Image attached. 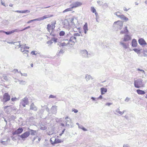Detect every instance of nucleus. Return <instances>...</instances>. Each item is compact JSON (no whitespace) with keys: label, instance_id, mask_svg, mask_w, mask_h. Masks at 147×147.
Segmentation results:
<instances>
[{"label":"nucleus","instance_id":"f257e3e1","mask_svg":"<svg viewBox=\"0 0 147 147\" xmlns=\"http://www.w3.org/2000/svg\"><path fill=\"white\" fill-rule=\"evenodd\" d=\"M56 24L55 22L52 23L51 24H48L47 25V31L50 33V34L51 35L52 33L54 31V28H55V25Z\"/></svg>","mask_w":147,"mask_h":147},{"label":"nucleus","instance_id":"f03ea898","mask_svg":"<svg viewBox=\"0 0 147 147\" xmlns=\"http://www.w3.org/2000/svg\"><path fill=\"white\" fill-rule=\"evenodd\" d=\"M134 84L135 87L137 88L143 87L144 86L142 82V80L141 79L135 80Z\"/></svg>","mask_w":147,"mask_h":147},{"label":"nucleus","instance_id":"7ed1b4c3","mask_svg":"<svg viewBox=\"0 0 147 147\" xmlns=\"http://www.w3.org/2000/svg\"><path fill=\"white\" fill-rule=\"evenodd\" d=\"M70 36L69 35L67 34L65 37L64 41L62 42L60 44V46L61 47H64L69 45L70 46L69 44V38Z\"/></svg>","mask_w":147,"mask_h":147},{"label":"nucleus","instance_id":"20e7f679","mask_svg":"<svg viewBox=\"0 0 147 147\" xmlns=\"http://www.w3.org/2000/svg\"><path fill=\"white\" fill-rule=\"evenodd\" d=\"M123 22L121 21L118 20L116 22H115L113 24V26L114 27H115L120 30L121 29L123 26Z\"/></svg>","mask_w":147,"mask_h":147},{"label":"nucleus","instance_id":"39448f33","mask_svg":"<svg viewBox=\"0 0 147 147\" xmlns=\"http://www.w3.org/2000/svg\"><path fill=\"white\" fill-rule=\"evenodd\" d=\"M10 96L8 93H5L3 95L2 101L4 102H7L10 100Z\"/></svg>","mask_w":147,"mask_h":147},{"label":"nucleus","instance_id":"423d86ee","mask_svg":"<svg viewBox=\"0 0 147 147\" xmlns=\"http://www.w3.org/2000/svg\"><path fill=\"white\" fill-rule=\"evenodd\" d=\"M28 100L27 97H25L23 98L21 100L20 103V106H22L24 107H25L26 105L28 104Z\"/></svg>","mask_w":147,"mask_h":147},{"label":"nucleus","instance_id":"0eeeda50","mask_svg":"<svg viewBox=\"0 0 147 147\" xmlns=\"http://www.w3.org/2000/svg\"><path fill=\"white\" fill-rule=\"evenodd\" d=\"M70 39L69 41V44L70 46L74 45L75 43L76 42V38L73 36H72L69 37Z\"/></svg>","mask_w":147,"mask_h":147},{"label":"nucleus","instance_id":"6e6552de","mask_svg":"<svg viewBox=\"0 0 147 147\" xmlns=\"http://www.w3.org/2000/svg\"><path fill=\"white\" fill-rule=\"evenodd\" d=\"M119 14H120L119 12H118L116 13V15L118 17L120 18L121 19L127 21L128 20V19L125 16L123 15H119Z\"/></svg>","mask_w":147,"mask_h":147},{"label":"nucleus","instance_id":"1a4fd4ad","mask_svg":"<svg viewBox=\"0 0 147 147\" xmlns=\"http://www.w3.org/2000/svg\"><path fill=\"white\" fill-rule=\"evenodd\" d=\"M30 135V132L29 131H26L22 134L20 136V137L22 139H25L28 137Z\"/></svg>","mask_w":147,"mask_h":147},{"label":"nucleus","instance_id":"9d476101","mask_svg":"<svg viewBox=\"0 0 147 147\" xmlns=\"http://www.w3.org/2000/svg\"><path fill=\"white\" fill-rule=\"evenodd\" d=\"M23 131L22 128L19 127L12 133L13 135L19 134L22 133Z\"/></svg>","mask_w":147,"mask_h":147},{"label":"nucleus","instance_id":"9b49d317","mask_svg":"<svg viewBox=\"0 0 147 147\" xmlns=\"http://www.w3.org/2000/svg\"><path fill=\"white\" fill-rule=\"evenodd\" d=\"M139 44L141 45H147V43L143 38H139L138 40Z\"/></svg>","mask_w":147,"mask_h":147},{"label":"nucleus","instance_id":"f8f14e48","mask_svg":"<svg viewBox=\"0 0 147 147\" xmlns=\"http://www.w3.org/2000/svg\"><path fill=\"white\" fill-rule=\"evenodd\" d=\"M82 5V3L80 2H76L74 3L73 4V6H72V8H76L79 6H81Z\"/></svg>","mask_w":147,"mask_h":147},{"label":"nucleus","instance_id":"ddd939ff","mask_svg":"<svg viewBox=\"0 0 147 147\" xmlns=\"http://www.w3.org/2000/svg\"><path fill=\"white\" fill-rule=\"evenodd\" d=\"M63 142V140L61 139H59L58 138L55 139L54 142H51V144L52 145H54L55 144H57L59 143H61Z\"/></svg>","mask_w":147,"mask_h":147},{"label":"nucleus","instance_id":"4468645a","mask_svg":"<svg viewBox=\"0 0 147 147\" xmlns=\"http://www.w3.org/2000/svg\"><path fill=\"white\" fill-rule=\"evenodd\" d=\"M18 31H19L18 29H16L9 31L3 32V33H5L7 35H9L15 32H18Z\"/></svg>","mask_w":147,"mask_h":147},{"label":"nucleus","instance_id":"2eb2a0df","mask_svg":"<svg viewBox=\"0 0 147 147\" xmlns=\"http://www.w3.org/2000/svg\"><path fill=\"white\" fill-rule=\"evenodd\" d=\"M131 39V37L130 36L128 35H125L123 41L124 42H126L130 40Z\"/></svg>","mask_w":147,"mask_h":147},{"label":"nucleus","instance_id":"dca6fc26","mask_svg":"<svg viewBox=\"0 0 147 147\" xmlns=\"http://www.w3.org/2000/svg\"><path fill=\"white\" fill-rule=\"evenodd\" d=\"M131 44L132 46L133 47H136L137 45V43L136 40L135 39H134L132 41Z\"/></svg>","mask_w":147,"mask_h":147},{"label":"nucleus","instance_id":"f3484780","mask_svg":"<svg viewBox=\"0 0 147 147\" xmlns=\"http://www.w3.org/2000/svg\"><path fill=\"white\" fill-rule=\"evenodd\" d=\"M30 109L34 111H36L37 110V108L33 103H32L30 105Z\"/></svg>","mask_w":147,"mask_h":147},{"label":"nucleus","instance_id":"a211bd4d","mask_svg":"<svg viewBox=\"0 0 147 147\" xmlns=\"http://www.w3.org/2000/svg\"><path fill=\"white\" fill-rule=\"evenodd\" d=\"M128 33V31L127 29V27L125 26L123 28V31H121L120 32L121 34H123L124 33Z\"/></svg>","mask_w":147,"mask_h":147},{"label":"nucleus","instance_id":"6ab92c4d","mask_svg":"<svg viewBox=\"0 0 147 147\" xmlns=\"http://www.w3.org/2000/svg\"><path fill=\"white\" fill-rule=\"evenodd\" d=\"M136 91L139 94L143 95L145 94V92L144 91L140 89L137 90Z\"/></svg>","mask_w":147,"mask_h":147},{"label":"nucleus","instance_id":"aec40b11","mask_svg":"<svg viewBox=\"0 0 147 147\" xmlns=\"http://www.w3.org/2000/svg\"><path fill=\"white\" fill-rule=\"evenodd\" d=\"M100 90L101 94H103L107 92V89L106 88H100Z\"/></svg>","mask_w":147,"mask_h":147},{"label":"nucleus","instance_id":"412c9836","mask_svg":"<svg viewBox=\"0 0 147 147\" xmlns=\"http://www.w3.org/2000/svg\"><path fill=\"white\" fill-rule=\"evenodd\" d=\"M53 16V15H45L43 16L41 18V20H43L45 19L52 17Z\"/></svg>","mask_w":147,"mask_h":147},{"label":"nucleus","instance_id":"4be33fe9","mask_svg":"<svg viewBox=\"0 0 147 147\" xmlns=\"http://www.w3.org/2000/svg\"><path fill=\"white\" fill-rule=\"evenodd\" d=\"M73 8H72V7H70L68 8H67L65 10L63 11V13H65L66 12H68L69 11H72V9Z\"/></svg>","mask_w":147,"mask_h":147},{"label":"nucleus","instance_id":"5701e85b","mask_svg":"<svg viewBox=\"0 0 147 147\" xmlns=\"http://www.w3.org/2000/svg\"><path fill=\"white\" fill-rule=\"evenodd\" d=\"M83 29H84L85 33H86V31L88 30V25L87 23H85L83 26Z\"/></svg>","mask_w":147,"mask_h":147},{"label":"nucleus","instance_id":"b1692460","mask_svg":"<svg viewBox=\"0 0 147 147\" xmlns=\"http://www.w3.org/2000/svg\"><path fill=\"white\" fill-rule=\"evenodd\" d=\"M91 11L93 13H94L95 14L97 15L98 14L97 12L96 11V10L93 7H91Z\"/></svg>","mask_w":147,"mask_h":147},{"label":"nucleus","instance_id":"393cba45","mask_svg":"<svg viewBox=\"0 0 147 147\" xmlns=\"http://www.w3.org/2000/svg\"><path fill=\"white\" fill-rule=\"evenodd\" d=\"M17 12L19 13H26V12H29V11H28V10H23V11H16Z\"/></svg>","mask_w":147,"mask_h":147},{"label":"nucleus","instance_id":"a878e982","mask_svg":"<svg viewBox=\"0 0 147 147\" xmlns=\"http://www.w3.org/2000/svg\"><path fill=\"white\" fill-rule=\"evenodd\" d=\"M8 43L9 44H14L15 43V42H8ZM16 43H17V44H19V45H17L18 46H18H16V47H15L16 48V47L20 48L21 47V45H19V44L18 43L16 42Z\"/></svg>","mask_w":147,"mask_h":147},{"label":"nucleus","instance_id":"bb28decb","mask_svg":"<svg viewBox=\"0 0 147 147\" xmlns=\"http://www.w3.org/2000/svg\"><path fill=\"white\" fill-rule=\"evenodd\" d=\"M47 129V127L44 125H42L41 126L40 129L41 130H45Z\"/></svg>","mask_w":147,"mask_h":147},{"label":"nucleus","instance_id":"cd10ccee","mask_svg":"<svg viewBox=\"0 0 147 147\" xmlns=\"http://www.w3.org/2000/svg\"><path fill=\"white\" fill-rule=\"evenodd\" d=\"M30 131L31 132V134L32 135H35V134L36 133V131L32 129H30Z\"/></svg>","mask_w":147,"mask_h":147},{"label":"nucleus","instance_id":"c85d7f7f","mask_svg":"<svg viewBox=\"0 0 147 147\" xmlns=\"http://www.w3.org/2000/svg\"><path fill=\"white\" fill-rule=\"evenodd\" d=\"M133 50L138 54L140 53V49H133Z\"/></svg>","mask_w":147,"mask_h":147},{"label":"nucleus","instance_id":"c756f323","mask_svg":"<svg viewBox=\"0 0 147 147\" xmlns=\"http://www.w3.org/2000/svg\"><path fill=\"white\" fill-rule=\"evenodd\" d=\"M65 34V32L63 31H61L59 33V35L60 36H63Z\"/></svg>","mask_w":147,"mask_h":147},{"label":"nucleus","instance_id":"7c9ffc66","mask_svg":"<svg viewBox=\"0 0 147 147\" xmlns=\"http://www.w3.org/2000/svg\"><path fill=\"white\" fill-rule=\"evenodd\" d=\"M120 43L121 44V45H122L123 47H124V48H127L128 45H127L126 44L122 42H121Z\"/></svg>","mask_w":147,"mask_h":147},{"label":"nucleus","instance_id":"2f4dec72","mask_svg":"<svg viewBox=\"0 0 147 147\" xmlns=\"http://www.w3.org/2000/svg\"><path fill=\"white\" fill-rule=\"evenodd\" d=\"M82 55L85 54V55H88V53L86 51L84 50L82 51Z\"/></svg>","mask_w":147,"mask_h":147},{"label":"nucleus","instance_id":"473e14b6","mask_svg":"<svg viewBox=\"0 0 147 147\" xmlns=\"http://www.w3.org/2000/svg\"><path fill=\"white\" fill-rule=\"evenodd\" d=\"M37 52L35 51H32L31 52V54L32 55H36L37 54V53H36Z\"/></svg>","mask_w":147,"mask_h":147},{"label":"nucleus","instance_id":"72a5a7b5","mask_svg":"<svg viewBox=\"0 0 147 147\" xmlns=\"http://www.w3.org/2000/svg\"><path fill=\"white\" fill-rule=\"evenodd\" d=\"M51 40H52V41H53L54 42H57V38H52Z\"/></svg>","mask_w":147,"mask_h":147},{"label":"nucleus","instance_id":"f704fd0d","mask_svg":"<svg viewBox=\"0 0 147 147\" xmlns=\"http://www.w3.org/2000/svg\"><path fill=\"white\" fill-rule=\"evenodd\" d=\"M72 111L74 112L75 113H77L78 112V110L75 109H73Z\"/></svg>","mask_w":147,"mask_h":147},{"label":"nucleus","instance_id":"c9c22d12","mask_svg":"<svg viewBox=\"0 0 147 147\" xmlns=\"http://www.w3.org/2000/svg\"><path fill=\"white\" fill-rule=\"evenodd\" d=\"M17 100V98L16 97L12 98H11V100L12 101H16Z\"/></svg>","mask_w":147,"mask_h":147},{"label":"nucleus","instance_id":"e433bc0d","mask_svg":"<svg viewBox=\"0 0 147 147\" xmlns=\"http://www.w3.org/2000/svg\"><path fill=\"white\" fill-rule=\"evenodd\" d=\"M21 51H22V52H24V53H26V54H28V51H27V50H23V51H22V49H21Z\"/></svg>","mask_w":147,"mask_h":147},{"label":"nucleus","instance_id":"4c0bfd02","mask_svg":"<svg viewBox=\"0 0 147 147\" xmlns=\"http://www.w3.org/2000/svg\"><path fill=\"white\" fill-rule=\"evenodd\" d=\"M36 20H37V19H34V20H30L28 21L27 22V23L28 24H29V23H31V22H32L33 21Z\"/></svg>","mask_w":147,"mask_h":147},{"label":"nucleus","instance_id":"58836bf2","mask_svg":"<svg viewBox=\"0 0 147 147\" xmlns=\"http://www.w3.org/2000/svg\"><path fill=\"white\" fill-rule=\"evenodd\" d=\"M55 96L52 95H50L49 97V98H55Z\"/></svg>","mask_w":147,"mask_h":147},{"label":"nucleus","instance_id":"ea45409f","mask_svg":"<svg viewBox=\"0 0 147 147\" xmlns=\"http://www.w3.org/2000/svg\"><path fill=\"white\" fill-rule=\"evenodd\" d=\"M53 42L52 41V40H50L48 41L47 42V43L48 44H51L53 43Z\"/></svg>","mask_w":147,"mask_h":147},{"label":"nucleus","instance_id":"a19ab883","mask_svg":"<svg viewBox=\"0 0 147 147\" xmlns=\"http://www.w3.org/2000/svg\"><path fill=\"white\" fill-rule=\"evenodd\" d=\"M118 113L122 115L124 113V111H119L118 112Z\"/></svg>","mask_w":147,"mask_h":147},{"label":"nucleus","instance_id":"79ce46f5","mask_svg":"<svg viewBox=\"0 0 147 147\" xmlns=\"http://www.w3.org/2000/svg\"><path fill=\"white\" fill-rule=\"evenodd\" d=\"M3 79L5 80H7V78L6 76H3Z\"/></svg>","mask_w":147,"mask_h":147},{"label":"nucleus","instance_id":"37998d69","mask_svg":"<svg viewBox=\"0 0 147 147\" xmlns=\"http://www.w3.org/2000/svg\"><path fill=\"white\" fill-rule=\"evenodd\" d=\"M80 36V34H79L75 33L74 34L73 36H74L76 37V36Z\"/></svg>","mask_w":147,"mask_h":147},{"label":"nucleus","instance_id":"c03bdc74","mask_svg":"<svg viewBox=\"0 0 147 147\" xmlns=\"http://www.w3.org/2000/svg\"><path fill=\"white\" fill-rule=\"evenodd\" d=\"M65 129H64L62 131V133H61V134H59V135L60 136H61L62 135V134H63L64 133V131H65Z\"/></svg>","mask_w":147,"mask_h":147},{"label":"nucleus","instance_id":"a18cd8bd","mask_svg":"<svg viewBox=\"0 0 147 147\" xmlns=\"http://www.w3.org/2000/svg\"><path fill=\"white\" fill-rule=\"evenodd\" d=\"M10 105L9 106H5L3 107L4 109L5 110L8 107H10Z\"/></svg>","mask_w":147,"mask_h":147},{"label":"nucleus","instance_id":"49530a36","mask_svg":"<svg viewBox=\"0 0 147 147\" xmlns=\"http://www.w3.org/2000/svg\"><path fill=\"white\" fill-rule=\"evenodd\" d=\"M137 70L138 71H142L143 73H144V70H143L142 69H137Z\"/></svg>","mask_w":147,"mask_h":147},{"label":"nucleus","instance_id":"de8ad7c7","mask_svg":"<svg viewBox=\"0 0 147 147\" xmlns=\"http://www.w3.org/2000/svg\"><path fill=\"white\" fill-rule=\"evenodd\" d=\"M112 103H107L106 104V105H107L108 106H109L110 105H111Z\"/></svg>","mask_w":147,"mask_h":147},{"label":"nucleus","instance_id":"09e8293b","mask_svg":"<svg viewBox=\"0 0 147 147\" xmlns=\"http://www.w3.org/2000/svg\"><path fill=\"white\" fill-rule=\"evenodd\" d=\"M28 28H27V27H26V28H25L24 29H23V30H19V31H22L26 29H28Z\"/></svg>","mask_w":147,"mask_h":147},{"label":"nucleus","instance_id":"8fccbe9b","mask_svg":"<svg viewBox=\"0 0 147 147\" xmlns=\"http://www.w3.org/2000/svg\"><path fill=\"white\" fill-rule=\"evenodd\" d=\"M129 9H127L126 8H124V10L125 11H127Z\"/></svg>","mask_w":147,"mask_h":147},{"label":"nucleus","instance_id":"3c124183","mask_svg":"<svg viewBox=\"0 0 147 147\" xmlns=\"http://www.w3.org/2000/svg\"><path fill=\"white\" fill-rule=\"evenodd\" d=\"M129 98H127L125 99V101H129Z\"/></svg>","mask_w":147,"mask_h":147},{"label":"nucleus","instance_id":"603ef678","mask_svg":"<svg viewBox=\"0 0 147 147\" xmlns=\"http://www.w3.org/2000/svg\"><path fill=\"white\" fill-rule=\"evenodd\" d=\"M82 129L84 131H86L87 130L84 127L82 128Z\"/></svg>","mask_w":147,"mask_h":147},{"label":"nucleus","instance_id":"864d4df0","mask_svg":"<svg viewBox=\"0 0 147 147\" xmlns=\"http://www.w3.org/2000/svg\"><path fill=\"white\" fill-rule=\"evenodd\" d=\"M1 3L2 5H3L5 6V4L4 2H1Z\"/></svg>","mask_w":147,"mask_h":147},{"label":"nucleus","instance_id":"5fc2aeb1","mask_svg":"<svg viewBox=\"0 0 147 147\" xmlns=\"http://www.w3.org/2000/svg\"><path fill=\"white\" fill-rule=\"evenodd\" d=\"M30 65H31V66L32 67H33V63H31V64H30Z\"/></svg>","mask_w":147,"mask_h":147},{"label":"nucleus","instance_id":"6e6d98bb","mask_svg":"<svg viewBox=\"0 0 147 147\" xmlns=\"http://www.w3.org/2000/svg\"><path fill=\"white\" fill-rule=\"evenodd\" d=\"M91 99H92L93 100H95V98H94V97H92L91 98Z\"/></svg>","mask_w":147,"mask_h":147},{"label":"nucleus","instance_id":"4d7b16f0","mask_svg":"<svg viewBox=\"0 0 147 147\" xmlns=\"http://www.w3.org/2000/svg\"><path fill=\"white\" fill-rule=\"evenodd\" d=\"M13 5L12 4H10V5H9V6L10 7H12Z\"/></svg>","mask_w":147,"mask_h":147},{"label":"nucleus","instance_id":"13d9d810","mask_svg":"<svg viewBox=\"0 0 147 147\" xmlns=\"http://www.w3.org/2000/svg\"><path fill=\"white\" fill-rule=\"evenodd\" d=\"M68 118H69V117L68 116H67V117H66L65 118V119H68Z\"/></svg>","mask_w":147,"mask_h":147},{"label":"nucleus","instance_id":"bf43d9fd","mask_svg":"<svg viewBox=\"0 0 147 147\" xmlns=\"http://www.w3.org/2000/svg\"><path fill=\"white\" fill-rule=\"evenodd\" d=\"M5 32V31H3V30H0V32Z\"/></svg>","mask_w":147,"mask_h":147},{"label":"nucleus","instance_id":"052dcab7","mask_svg":"<svg viewBox=\"0 0 147 147\" xmlns=\"http://www.w3.org/2000/svg\"><path fill=\"white\" fill-rule=\"evenodd\" d=\"M99 98H102V96H100L99 97Z\"/></svg>","mask_w":147,"mask_h":147},{"label":"nucleus","instance_id":"680f3d73","mask_svg":"<svg viewBox=\"0 0 147 147\" xmlns=\"http://www.w3.org/2000/svg\"><path fill=\"white\" fill-rule=\"evenodd\" d=\"M27 28H30V26H28L27 27Z\"/></svg>","mask_w":147,"mask_h":147},{"label":"nucleus","instance_id":"e2e57ef3","mask_svg":"<svg viewBox=\"0 0 147 147\" xmlns=\"http://www.w3.org/2000/svg\"><path fill=\"white\" fill-rule=\"evenodd\" d=\"M26 48L27 49H29V47H26Z\"/></svg>","mask_w":147,"mask_h":147},{"label":"nucleus","instance_id":"0e129e2a","mask_svg":"<svg viewBox=\"0 0 147 147\" xmlns=\"http://www.w3.org/2000/svg\"><path fill=\"white\" fill-rule=\"evenodd\" d=\"M6 113H8V112H7V111H6Z\"/></svg>","mask_w":147,"mask_h":147},{"label":"nucleus","instance_id":"69168bd1","mask_svg":"<svg viewBox=\"0 0 147 147\" xmlns=\"http://www.w3.org/2000/svg\"><path fill=\"white\" fill-rule=\"evenodd\" d=\"M52 35L53 36H55V35H54H54Z\"/></svg>","mask_w":147,"mask_h":147},{"label":"nucleus","instance_id":"338daca9","mask_svg":"<svg viewBox=\"0 0 147 147\" xmlns=\"http://www.w3.org/2000/svg\"><path fill=\"white\" fill-rule=\"evenodd\" d=\"M146 98H147V96H146Z\"/></svg>","mask_w":147,"mask_h":147},{"label":"nucleus","instance_id":"774afa93","mask_svg":"<svg viewBox=\"0 0 147 147\" xmlns=\"http://www.w3.org/2000/svg\"><path fill=\"white\" fill-rule=\"evenodd\" d=\"M48 7H45V8H48Z\"/></svg>","mask_w":147,"mask_h":147}]
</instances>
